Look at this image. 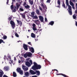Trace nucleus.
<instances>
[{"instance_id":"1","label":"nucleus","mask_w":77,"mask_h":77,"mask_svg":"<svg viewBox=\"0 0 77 77\" xmlns=\"http://www.w3.org/2000/svg\"><path fill=\"white\" fill-rule=\"evenodd\" d=\"M34 65H33L32 67V69L33 70H38V69H40L41 68V65L39 64H38L36 63L35 62H33Z\"/></svg>"},{"instance_id":"2","label":"nucleus","mask_w":77,"mask_h":77,"mask_svg":"<svg viewBox=\"0 0 77 77\" xmlns=\"http://www.w3.org/2000/svg\"><path fill=\"white\" fill-rule=\"evenodd\" d=\"M12 17H9L8 20L9 22L10 21V24L11 25V26L12 27V29H14V27H15V22H14L12 20Z\"/></svg>"},{"instance_id":"3","label":"nucleus","mask_w":77,"mask_h":77,"mask_svg":"<svg viewBox=\"0 0 77 77\" xmlns=\"http://www.w3.org/2000/svg\"><path fill=\"white\" fill-rule=\"evenodd\" d=\"M67 10H68V12L69 15H72V7L71 6L68 7Z\"/></svg>"},{"instance_id":"4","label":"nucleus","mask_w":77,"mask_h":77,"mask_svg":"<svg viewBox=\"0 0 77 77\" xmlns=\"http://www.w3.org/2000/svg\"><path fill=\"white\" fill-rule=\"evenodd\" d=\"M3 69L5 71H8L10 70V67H9V66H5V67H4Z\"/></svg>"},{"instance_id":"5","label":"nucleus","mask_w":77,"mask_h":77,"mask_svg":"<svg viewBox=\"0 0 77 77\" xmlns=\"http://www.w3.org/2000/svg\"><path fill=\"white\" fill-rule=\"evenodd\" d=\"M22 68L24 71H26L28 70V68L27 66L24 65H22Z\"/></svg>"},{"instance_id":"6","label":"nucleus","mask_w":77,"mask_h":77,"mask_svg":"<svg viewBox=\"0 0 77 77\" xmlns=\"http://www.w3.org/2000/svg\"><path fill=\"white\" fill-rule=\"evenodd\" d=\"M39 20L42 23H44V17L42 16H39Z\"/></svg>"},{"instance_id":"7","label":"nucleus","mask_w":77,"mask_h":77,"mask_svg":"<svg viewBox=\"0 0 77 77\" xmlns=\"http://www.w3.org/2000/svg\"><path fill=\"white\" fill-rule=\"evenodd\" d=\"M41 5L43 9H44V11H45H45H47V6H46L45 5H44V4L42 3L41 4Z\"/></svg>"},{"instance_id":"8","label":"nucleus","mask_w":77,"mask_h":77,"mask_svg":"<svg viewBox=\"0 0 77 77\" xmlns=\"http://www.w3.org/2000/svg\"><path fill=\"white\" fill-rule=\"evenodd\" d=\"M32 29L34 31H36V30H37V28H36V24L35 23H33L32 24Z\"/></svg>"},{"instance_id":"9","label":"nucleus","mask_w":77,"mask_h":77,"mask_svg":"<svg viewBox=\"0 0 77 77\" xmlns=\"http://www.w3.org/2000/svg\"><path fill=\"white\" fill-rule=\"evenodd\" d=\"M16 21L17 23L18 24L20 25V26L21 27V26H22V24H23V23L22 22H21V21L17 19L16 20Z\"/></svg>"},{"instance_id":"10","label":"nucleus","mask_w":77,"mask_h":77,"mask_svg":"<svg viewBox=\"0 0 77 77\" xmlns=\"http://www.w3.org/2000/svg\"><path fill=\"white\" fill-rule=\"evenodd\" d=\"M69 3H70V5L72 6V8L73 9H75V8L74 7V3H73L71 1V0L69 1Z\"/></svg>"},{"instance_id":"11","label":"nucleus","mask_w":77,"mask_h":77,"mask_svg":"<svg viewBox=\"0 0 77 77\" xmlns=\"http://www.w3.org/2000/svg\"><path fill=\"white\" fill-rule=\"evenodd\" d=\"M29 51L31 52V53H33L34 52V48H33L32 47H30L29 48Z\"/></svg>"},{"instance_id":"12","label":"nucleus","mask_w":77,"mask_h":77,"mask_svg":"<svg viewBox=\"0 0 77 77\" xmlns=\"http://www.w3.org/2000/svg\"><path fill=\"white\" fill-rule=\"evenodd\" d=\"M35 72L37 76H39L40 75L41 73L39 71L35 70Z\"/></svg>"},{"instance_id":"13","label":"nucleus","mask_w":77,"mask_h":77,"mask_svg":"<svg viewBox=\"0 0 77 77\" xmlns=\"http://www.w3.org/2000/svg\"><path fill=\"white\" fill-rule=\"evenodd\" d=\"M30 73L32 75H35L36 74V72H35L33 70H29Z\"/></svg>"},{"instance_id":"14","label":"nucleus","mask_w":77,"mask_h":77,"mask_svg":"<svg viewBox=\"0 0 77 77\" xmlns=\"http://www.w3.org/2000/svg\"><path fill=\"white\" fill-rule=\"evenodd\" d=\"M23 47L25 50H28V48H27L28 46L24 44L23 45Z\"/></svg>"},{"instance_id":"15","label":"nucleus","mask_w":77,"mask_h":77,"mask_svg":"<svg viewBox=\"0 0 77 77\" xmlns=\"http://www.w3.org/2000/svg\"><path fill=\"white\" fill-rule=\"evenodd\" d=\"M25 64L28 67H30V66H31V64H30V62L27 61L25 63Z\"/></svg>"},{"instance_id":"16","label":"nucleus","mask_w":77,"mask_h":77,"mask_svg":"<svg viewBox=\"0 0 77 77\" xmlns=\"http://www.w3.org/2000/svg\"><path fill=\"white\" fill-rule=\"evenodd\" d=\"M57 3L58 5H58L57 6H56V7L60 8V0H58V1L57 2Z\"/></svg>"},{"instance_id":"17","label":"nucleus","mask_w":77,"mask_h":77,"mask_svg":"<svg viewBox=\"0 0 77 77\" xmlns=\"http://www.w3.org/2000/svg\"><path fill=\"white\" fill-rule=\"evenodd\" d=\"M8 60H9V61H10L11 63H12V62H13V61L12 60H11V56H8V58H7Z\"/></svg>"},{"instance_id":"18","label":"nucleus","mask_w":77,"mask_h":77,"mask_svg":"<svg viewBox=\"0 0 77 77\" xmlns=\"http://www.w3.org/2000/svg\"><path fill=\"white\" fill-rule=\"evenodd\" d=\"M24 75L25 76L27 77H28L29 76V73L28 72H25Z\"/></svg>"},{"instance_id":"19","label":"nucleus","mask_w":77,"mask_h":77,"mask_svg":"<svg viewBox=\"0 0 77 77\" xmlns=\"http://www.w3.org/2000/svg\"><path fill=\"white\" fill-rule=\"evenodd\" d=\"M27 54H28V57H31L32 56V54L30 52H28Z\"/></svg>"},{"instance_id":"20","label":"nucleus","mask_w":77,"mask_h":77,"mask_svg":"<svg viewBox=\"0 0 77 77\" xmlns=\"http://www.w3.org/2000/svg\"><path fill=\"white\" fill-rule=\"evenodd\" d=\"M57 75H62L63 77H69L68 76L66 75H65L64 74H63V73H60V74H57Z\"/></svg>"},{"instance_id":"21","label":"nucleus","mask_w":77,"mask_h":77,"mask_svg":"<svg viewBox=\"0 0 77 77\" xmlns=\"http://www.w3.org/2000/svg\"><path fill=\"white\" fill-rule=\"evenodd\" d=\"M31 36L32 38H36V35L35 34L33 33L31 34Z\"/></svg>"},{"instance_id":"22","label":"nucleus","mask_w":77,"mask_h":77,"mask_svg":"<svg viewBox=\"0 0 77 77\" xmlns=\"http://www.w3.org/2000/svg\"><path fill=\"white\" fill-rule=\"evenodd\" d=\"M24 7L26 9H29V8H30V6H29V5H28L27 4Z\"/></svg>"},{"instance_id":"23","label":"nucleus","mask_w":77,"mask_h":77,"mask_svg":"<svg viewBox=\"0 0 77 77\" xmlns=\"http://www.w3.org/2000/svg\"><path fill=\"white\" fill-rule=\"evenodd\" d=\"M54 22L53 21H51L50 22H49V25H51V26H53V24H54Z\"/></svg>"},{"instance_id":"24","label":"nucleus","mask_w":77,"mask_h":77,"mask_svg":"<svg viewBox=\"0 0 77 77\" xmlns=\"http://www.w3.org/2000/svg\"><path fill=\"white\" fill-rule=\"evenodd\" d=\"M66 5L68 7H69V6H71L70 5H69V2H68V0H66Z\"/></svg>"},{"instance_id":"25","label":"nucleus","mask_w":77,"mask_h":77,"mask_svg":"<svg viewBox=\"0 0 77 77\" xmlns=\"http://www.w3.org/2000/svg\"><path fill=\"white\" fill-rule=\"evenodd\" d=\"M3 74H4V72L3 71L0 72V77H2Z\"/></svg>"},{"instance_id":"26","label":"nucleus","mask_w":77,"mask_h":77,"mask_svg":"<svg viewBox=\"0 0 77 77\" xmlns=\"http://www.w3.org/2000/svg\"><path fill=\"white\" fill-rule=\"evenodd\" d=\"M16 6L17 7V10H18V9L19 8V7L20 6V4H18V3H16Z\"/></svg>"},{"instance_id":"27","label":"nucleus","mask_w":77,"mask_h":77,"mask_svg":"<svg viewBox=\"0 0 77 77\" xmlns=\"http://www.w3.org/2000/svg\"><path fill=\"white\" fill-rule=\"evenodd\" d=\"M20 15H22V18H26V16H25V14H23L21 13L20 14Z\"/></svg>"},{"instance_id":"28","label":"nucleus","mask_w":77,"mask_h":77,"mask_svg":"<svg viewBox=\"0 0 77 77\" xmlns=\"http://www.w3.org/2000/svg\"><path fill=\"white\" fill-rule=\"evenodd\" d=\"M17 71L18 72H20V71H21V68L20 67L18 68L17 69Z\"/></svg>"},{"instance_id":"29","label":"nucleus","mask_w":77,"mask_h":77,"mask_svg":"<svg viewBox=\"0 0 77 77\" xmlns=\"http://www.w3.org/2000/svg\"><path fill=\"white\" fill-rule=\"evenodd\" d=\"M31 17H33L34 15H35V12H32L31 13Z\"/></svg>"},{"instance_id":"30","label":"nucleus","mask_w":77,"mask_h":77,"mask_svg":"<svg viewBox=\"0 0 77 77\" xmlns=\"http://www.w3.org/2000/svg\"><path fill=\"white\" fill-rule=\"evenodd\" d=\"M13 77H17V74L15 72H13Z\"/></svg>"},{"instance_id":"31","label":"nucleus","mask_w":77,"mask_h":77,"mask_svg":"<svg viewBox=\"0 0 77 77\" xmlns=\"http://www.w3.org/2000/svg\"><path fill=\"white\" fill-rule=\"evenodd\" d=\"M32 17L33 19H38V17L36 15Z\"/></svg>"},{"instance_id":"32","label":"nucleus","mask_w":77,"mask_h":77,"mask_svg":"<svg viewBox=\"0 0 77 77\" xmlns=\"http://www.w3.org/2000/svg\"><path fill=\"white\" fill-rule=\"evenodd\" d=\"M24 56L25 58H26V57H28V55L27 54V53H26L25 54H24Z\"/></svg>"},{"instance_id":"33","label":"nucleus","mask_w":77,"mask_h":77,"mask_svg":"<svg viewBox=\"0 0 77 77\" xmlns=\"http://www.w3.org/2000/svg\"><path fill=\"white\" fill-rule=\"evenodd\" d=\"M2 42H3V43H4V44H5V42H4V41H3V40L2 39H0V44L1 43H2Z\"/></svg>"},{"instance_id":"34","label":"nucleus","mask_w":77,"mask_h":77,"mask_svg":"<svg viewBox=\"0 0 77 77\" xmlns=\"http://www.w3.org/2000/svg\"><path fill=\"white\" fill-rule=\"evenodd\" d=\"M36 13L37 14H38V15L39 14V10L37 9L36 10Z\"/></svg>"},{"instance_id":"35","label":"nucleus","mask_w":77,"mask_h":77,"mask_svg":"<svg viewBox=\"0 0 77 77\" xmlns=\"http://www.w3.org/2000/svg\"><path fill=\"white\" fill-rule=\"evenodd\" d=\"M73 18L74 19H76V18H77V16H76L75 14H74L73 15Z\"/></svg>"},{"instance_id":"36","label":"nucleus","mask_w":77,"mask_h":77,"mask_svg":"<svg viewBox=\"0 0 77 77\" xmlns=\"http://www.w3.org/2000/svg\"><path fill=\"white\" fill-rule=\"evenodd\" d=\"M19 10H20V12H23L24 11V9L23 8H20L19 9Z\"/></svg>"},{"instance_id":"37","label":"nucleus","mask_w":77,"mask_h":77,"mask_svg":"<svg viewBox=\"0 0 77 77\" xmlns=\"http://www.w3.org/2000/svg\"><path fill=\"white\" fill-rule=\"evenodd\" d=\"M19 72L20 74L21 75H23V71H22V70L20 71V72Z\"/></svg>"},{"instance_id":"38","label":"nucleus","mask_w":77,"mask_h":77,"mask_svg":"<svg viewBox=\"0 0 77 77\" xmlns=\"http://www.w3.org/2000/svg\"><path fill=\"white\" fill-rule=\"evenodd\" d=\"M11 10H12L13 12H15L17 11V10H16V9H15V8H14V9H13Z\"/></svg>"},{"instance_id":"39","label":"nucleus","mask_w":77,"mask_h":77,"mask_svg":"<svg viewBox=\"0 0 77 77\" xmlns=\"http://www.w3.org/2000/svg\"><path fill=\"white\" fill-rule=\"evenodd\" d=\"M62 7L63 8H65L66 7H65V3H63V5H62Z\"/></svg>"},{"instance_id":"40","label":"nucleus","mask_w":77,"mask_h":77,"mask_svg":"<svg viewBox=\"0 0 77 77\" xmlns=\"http://www.w3.org/2000/svg\"><path fill=\"white\" fill-rule=\"evenodd\" d=\"M3 38L4 39H7V36L6 35L4 36H3Z\"/></svg>"},{"instance_id":"41","label":"nucleus","mask_w":77,"mask_h":77,"mask_svg":"<svg viewBox=\"0 0 77 77\" xmlns=\"http://www.w3.org/2000/svg\"><path fill=\"white\" fill-rule=\"evenodd\" d=\"M11 10H12V9H14V5H11Z\"/></svg>"},{"instance_id":"42","label":"nucleus","mask_w":77,"mask_h":77,"mask_svg":"<svg viewBox=\"0 0 77 77\" xmlns=\"http://www.w3.org/2000/svg\"><path fill=\"white\" fill-rule=\"evenodd\" d=\"M29 2H30V4L31 5H32L33 4V1H31Z\"/></svg>"},{"instance_id":"43","label":"nucleus","mask_w":77,"mask_h":77,"mask_svg":"<svg viewBox=\"0 0 77 77\" xmlns=\"http://www.w3.org/2000/svg\"><path fill=\"white\" fill-rule=\"evenodd\" d=\"M15 36H16V37H19V35H18V34L16 33H15Z\"/></svg>"},{"instance_id":"44","label":"nucleus","mask_w":77,"mask_h":77,"mask_svg":"<svg viewBox=\"0 0 77 77\" xmlns=\"http://www.w3.org/2000/svg\"><path fill=\"white\" fill-rule=\"evenodd\" d=\"M26 2H24V3L23 4V6H26Z\"/></svg>"},{"instance_id":"45","label":"nucleus","mask_w":77,"mask_h":77,"mask_svg":"<svg viewBox=\"0 0 77 77\" xmlns=\"http://www.w3.org/2000/svg\"><path fill=\"white\" fill-rule=\"evenodd\" d=\"M51 2V0H47L46 2L47 3H50Z\"/></svg>"},{"instance_id":"46","label":"nucleus","mask_w":77,"mask_h":77,"mask_svg":"<svg viewBox=\"0 0 77 77\" xmlns=\"http://www.w3.org/2000/svg\"><path fill=\"white\" fill-rule=\"evenodd\" d=\"M39 9L41 11H42V8H41L40 6H39Z\"/></svg>"},{"instance_id":"47","label":"nucleus","mask_w":77,"mask_h":77,"mask_svg":"<svg viewBox=\"0 0 77 77\" xmlns=\"http://www.w3.org/2000/svg\"><path fill=\"white\" fill-rule=\"evenodd\" d=\"M38 21H39V20H35V23L36 24H37V22H38Z\"/></svg>"},{"instance_id":"48","label":"nucleus","mask_w":77,"mask_h":77,"mask_svg":"<svg viewBox=\"0 0 77 77\" xmlns=\"http://www.w3.org/2000/svg\"><path fill=\"white\" fill-rule=\"evenodd\" d=\"M45 21L46 22H47V21H48V20H47V18H45Z\"/></svg>"},{"instance_id":"49","label":"nucleus","mask_w":77,"mask_h":77,"mask_svg":"<svg viewBox=\"0 0 77 77\" xmlns=\"http://www.w3.org/2000/svg\"><path fill=\"white\" fill-rule=\"evenodd\" d=\"M29 62L31 65H32V61L31 60H30Z\"/></svg>"},{"instance_id":"50","label":"nucleus","mask_w":77,"mask_h":77,"mask_svg":"<svg viewBox=\"0 0 77 77\" xmlns=\"http://www.w3.org/2000/svg\"><path fill=\"white\" fill-rule=\"evenodd\" d=\"M22 2H23V1H21V2H19V4H20V5H21V3H22Z\"/></svg>"},{"instance_id":"51","label":"nucleus","mask_w":77,"mask_h":77,"mask_svg":"<svg viewBox=\"0 0 77 77\" xmlns=\"http://www.w3.org/2000/svg\"><path fill=\"white\" fill-rule=\"evenodd\" d=\"M9 0H7V2H6V4L7 5H8V3H9Z\"/></svg>"},{"instance_id":"52","label":"nucleus","mask_w":77,"mask_h":77,"mask_svg":"<svg viewBox=\"0 0 77 77\" xmlns=\"http://www.w3.org/2000/svg\"><path fill=\"white\" fill-rule=\"evenodd\" d=\"M28 44H29V45H31L32 44H31V42H28Z\"/></svg>"},{"instance_id":"53","label":"nucleus","mask_w":77,"mask_h":77,"mask_svg":"<svg viewBox=\"0 0 77 77\" xmlns=\"http://www.w3.org/2000/svg\"><path fill=\"white\" fill-rule=\"evenodd\" d=\"M3 77H8V76H7V75H4Z\"/></svg>"},{"instance_id":"54","label":"nucleus","mask_w":77,"mask_h":77,"mask_svg":"<svg viewBox=\"0 0 77 77\" xmlns=\"http://www.w3.org/2000/svg\"><path fill=\"white\" fill-rule=\"evenodd\" d=\"M75 14H77V10H76L75 11Z\"/></svg>"},{"instance_id":"55","label":"nucleus","mask_w":77,"mask_h":77,"mask_svg":"<svg viewBox=\"0 0 77 77\" xmlns=\"http://www.w3.org/2000/svg\"><path fill=\"white\" fill-rule=\"evenodd\" d=\"M14 9H17V7L14 6Z\"/></svg>"},{"instance_id":"56","label":"nucleus","mask_w":77,"mask_h":77,"mask_svg":"<svg viewBox=\"0 0 77 77\" xmlns=\"http://www.w3.org/2000/svg\"><path fill=\"white\" fill-rule=\"evenodd\" d=\"M52 71H58V70H57V69H54V70H52Z\"/></svg>"},{"instance_id":"57","label":"nucleus","mask_w":77,"mask_h":77,"mask_svg":"<svg viewBox=\"0 0 77 77\" xmlns=\"http://www.w3.org/2000/svg\"><path fill=\"white\" fill-rule=\"evenodd\" d=\"M18 63H21V61L20 60H19Z\"/></svg>"},{"instance_id":"58","label":"nucleus","mask_w":77,"mask_h":77,"mask_svg":"<svg viewBox=\"0 0 77 77\" xmlns=\"http://www.w3.org/2000/svg\"><path fill=\"white\" fill-rule=\"evenodd\" d=\"M14 60L15 61V60H17V59H16V58H15V57H14Z\"/></svg>"},{"instance_id":"59","label":"nucleus","mask_w":77,"mask_h":77,"mask_svg":"<svg viewBox=\"0 0 77 77\" xmlns=\"http://www.w3.org/2000/svg\"><path fill=\"white\" fill-rule=\"evenodd\" d=\"M76 9H77V3H76Z\"/></svg>"},{"instance_id":"60","label":"nucleus","mask_w":77,"mask_h":77,"mask_svg":"<svg viewBox=\"0 0 77 77\" xmlns=\"http://www.w3.org/2000/svg\"><path fill=\"white\" fill-rule=\"evenodd\" d=\"M72 2L74 3L75 2V0H72Z\"/></svg>"},{"instance_id":"61","label":"nucleus","mask_w":77,"mask_h":77,"mask_svg":"<svg viewBox=\"0 0 77 77\" xmlns=\"http://www.w3.org/2000/svg\"><path fill=\"white\" fill-rule=\"evenodd\" d=\"M6 58V55H5L4 56V60H5V59Z\"/></svg>"},{"instance_id":"62","label":"nucleus","mask_w":77,"mask_h":77,"mask_svg":"<svg viewBox=\"0 0 77 77\" xmlns=\"http://www.w3.org/2000/svg\"><path fill=\"white\" fill-rule=\"evenodd\" d=\"M41 2H42V3H44V0H41Z\"/></svg>"},{"instance_id":"63","label":"nucleus","mask_w":77,"mask_h":77,"mask_svg":"<svg viewBox=\"0 0 77 77\" xmlns=\"http://www.w3.org/2000/svg\"><path fill=\"white\" fill-rule=\"evenodd\" d=\"M75 25H76V26H77V22H75Z\"/></svg>"},{"instance_id":"64","label":"nucleus","mask_w":77,"mask_h":77,"mask_svg":"<svg viewBox=\"0 0 77 77\" xmlns=\"http://www.w3.org/2000/svg\"><path fill=\"white\" fill-rule=\"evenodd\" d=\"M15 0H12V2H15Z\"/></svg>"}]
</instances>
